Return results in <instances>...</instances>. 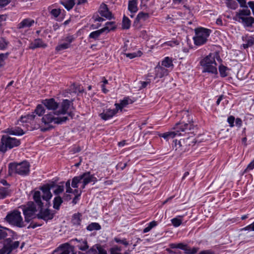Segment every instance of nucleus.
Instances as JSON below:
<instances>
[{
  "label": "nucleus",
  "mask_w": 254,
  "mask_h": 254,
  "mask_svg": "<svg viewBox=\"0 0 254 254\" xmlns=\"http://www.w3.org/2000/svg\"><path fill=\"white\" fill-rule=\"evenodd\" d=\"M215 59L217 60L219 59L218 55L211 53L200 61V64L202 68V72L217 74V64Z\"/></svg>",
  "instance_id": "nucleus-1"
},
{
  "label": "nucleus",
  "mask_w": 254,
  "mask_h": 254,
  "mask_svg": "<svg viewBox=\"0 0 254 254\" xmlns=\"http://www.w3.org/2000/svg\"><path fill=\"white\" fill-rule=\"evenodd\" d=\"M97 181V178L90 173V172H86L81 175L73 178L71 183V186L73 188H77L78 184L81 183V189H83L85 186L90 183H94Z\"/></svg>",
  "instance_id": "nucleus-2"
},
{
  "label": "nucleus",
  "mask_w": 254,
  "mask_h": 254,
  "mask_svg": "<svg viewBox=\"0 0 254 254\" xmlns=\"http://www.w3.org/2000/svg\"><path fill=\"white\" fill-rule=\"evenodd\" d=\"M29 168L30 165L26 161L20 163H11L8 165V172L10 175L16 173L19 175L26 176L29 174Z\"/></svg>",
  "instance_id": "nucleus-3"
},
{
  "label": "nucleus",
  "mask_w": 254,
  "mask_h": 254,
  "mask_svg": "<svg viewBox=\"0 0 254 254\" xmlns=\"http://www.w3.org/2000/svg\"><path fill=\"white\" fill-rule=\"evenodd\" d=\"M67 120V117H55L52 113L47 114L42 117L41 122L44 125L48 126V127H41L40 129L42 131H45L52 127L50 126L51 123L62 124L66 122Z\"/></svg>",
  "instance_id": "nucleus-4"
},
{
  "label": "nucleus",
  "mask_w": 254,
  "mask_h": 254,
  "mask_svg": "<svg viewBox=\"0 0 254 254\" xmlns=\"http://www.w3.org/2000/svg\"><path fill=\"white\" fill-rule=\"evenodd\" d=\"M251 15V11L248 8L240 9L236 12V17L233 19L237 20V18L241 20L242 23L245 27H252L254 23V18L251 16L246 17Z\"/></svg>",
  "instance_id": "nucleus-5"
},
{
  "label": "nucleus",
  "mask_w": 254,
  "mask_h": 254,
  "mask_svg": "<svg viewBox=\"0 0 254 254\" xmlns=\"http://www.w3.org/2000/svg\"><path fill=\"white\" fill-rule=\"evenodd\" d=\"M195 36L193 37L194 44L200 46L205 44L209 37L211 30L200 27L195 29Z\"/></svg>",
  "instance_id": "nucleus-6"
},
{
  "label": "nucleus",
  "mask_w": 254,
  "mask_h": 254,
  "mask_svg": "<svg viewBox=\"0 0 254 254\" xmlns=\"http://www.w3.org/2000/svg\"><path fill=\"white\" fill-rule=\"evenodd\" d=\"M13 239H14V238L12 237V238L6 239L4 241L3 247L0 248V254H10L13 250L18 247L19 245V241L12 242Z\"/></svg>",
  "instance_id": "nucleus-7"
},
{
  "label": "nucleus",
  "mask_w": 254,
  "mask_h": 254,
  "mask_svg": "<svg viewBox=\"0 0 254 254\" xmlns=\"http://www.w3.org/2000/svg\"><path fill=\"white\" fill-rule=\"evenodd\" d=\"M36 209L33 202H29L27 206L23 209V214L25 216V221L29 222L31 219L35 217Z\"/></svg>",
  "instance_id": "nucleus-8"
},
{
  "label": "nucleus",
  "mask_w": 254,
  "mask_h": 254,
  "mask_svg": "<svg viewBox=\"0 0 254 254\" xmlns=\"http://www.w3.org/2000/svg\"><path fill=\"white\" fill-rule=\"evenodd\" d=\"M75 254L73 251V248L68 243L61 245L55 250L52 254Z\"/></svg>",
  "instance_id": "nucleus-9"
},
{
  "label": "nucleus",
  "mask_w": 254,
  "mask_h": 254,
  "mask_svg": "<svg viewBox=\"0 0 254 254\" xmlns=\"http://www.w3.org/2000/svg\"><path fill=\"white\" fill-rule=\"evenodd\" d=\"M5 219L7 222H22L23 220L21 212L17 210L8 213Z\"/></svg>",
  "instance_id": "nucleus-10"
},
{
  "label": "nucleus",
  "mask_w": 254,
  "mask_h": 254,
  "mask_svg": "<svg viewBox=\"0 0 254 254\" xmlns=\"http://www.w3.org/2000/svg\"><path fill=\"white\" fill-rule=\"evenodd\" d=\"M2 142L5 145L6 148L11 149L13 147L18 146L20 143L19 140L6 136H2Z\"/></svg>",
  "instance_id": "nucleus-11"
},
{
  "label": "nucleus",
  "mask_w": 254,
  "mask_h": 254,
  "mask_svg": "<svg viewBox=\"0 0 254 254\" xmlns=\"http://www.w3.org/2000/svg\"><path fill=\"white\" fill-rule=\"evenodd\" d=\"M192 128V125L191 123H180L176 124L173 129L178 132V135H181L180 131H186L191 130Z\"/></svg>",
  "instance_id": "nucleus-12"
},
{
  "label": "nucleus",
  "mask_w": 254,
  "mask_h": 254,
  "mask_svg": "<svg viewBox=\"0 0 254 254\" xmlns=\"http://www.w3.org/2000/svg\"><path fill=\"white\" fill-rule=\"evenodd\" d=\"M74 38L73 36L69 35L64 40V42L60 44L56 48L58 51H62L70 47V43L73 41Z\"/></svg>",
  "instance_id": "nucleus-13"
},
{
  "label": "nucleus",
  "mask_w": 254,
  "mask_h": 254,
  "mask_svg": "<svg viewBox=\"0 0 254 254\" xmlns=\"http://www.w3.org/2000/svg\"><path fill=\"white\" fill-rule=\"evenodd\" d=\"M42 103L49 110H56L59 106L53 98L44 100L42 101Z\"/></svg>",
  "instance_id": "nucleus-14"
},
{
  "label": "nucleus",
  "mask_w": 254,
  "mask_h": 254,
  "mask_svg": "<svg viewBox=\"0 0 254 254\" xmlns=\"http://www.w3.org/2000/svg\"><path fill=\"white\" fill-rule=\"evenodd\" d=\"M70 106V101L67 99L64 100L58 111L55 112L54 114L57 115H64L67 113Z\"/></svg>",
  "instance_id": "nucleus-15"
},
{
  "label": "nucleus",
  "mask_w": 254,
  "mask_h": 254,
  "mask_svg": "<svg viewBox=\"0 0 254 254\" xmlns=\"http://www.w3.org/2000/svg\"><path fill=\"white\" fill-rule=\"evenodd\" d=\"M118 112L117 109H106L100 114L99 116L104 120H107L112 118Z\"/></svg>",
  "instance_id": "nucleus-16"
},
{
  "label": "nucleus",
  "mask_w": 254,
  "mask_h": 254,
  "mask_svg": "<svg viewBox=\"0 0 254 254\" xmlns=\"http://www.w3.org/2000/svg\"><path fill=\"white\" fill-rule=\"evenodd\" d=\"M99 13L102 16L106 17L107 19H111L112 17V13L109 10L107 5L102 3L100 5Z\"/></svg>",
  "instance_id": "nucleus-17"
},
{
  "label": "nucleus",
  "mask_w": 254,
  "mask_h": 254,
  "mask_svg": "<svg viewBox=\"0 0 254 254\" xmlns=\"http://www.w3.org/2000/svg\"><path fill=\"white\" fill-rule=\"evenodd\" d=\"M4 132L9 134L14 135H22L25 133V131L18 127L8 128L6 129Z\"/></svg>",
  "instance_id": "nucleus-18"
},
{
  "label": "nucleus",
  "mask_w": 254,
  "mask_h": 254,
  "mask_svg": "<svg viewBox=\"0 0 254 254\" xmlns=\"http://www.w3.org/2000/svg\"><path fill=\"white\" fill-rule=\"evenodd\" d=\"M74 242H77L76 246L81 251H86L88 249V246L86 240H78L77 239H73L70 240V242L72 243Z\"/></svg>",
  "instance_id": "nucleus-19"
},
{
  "label": "nucleus",
  "mask_w": 254,
  "mask_h": 254,
  "mask_svg": "<svg viewBox=\"0 0 254 254\" xmlns=\"http://www.w3.org/2000/svg\"><path fill=\"white\" fill-rule=\"evenodd\" d=\"M177 246L178 248L184 250L185 253L188 254H194L197 252L198 250L197 248H191L183 243L177 244Z\"/></svg>",
  "instance_id": "nucleus-20"
},
{
  "label": "nucleus",
  "mask_w": 254,
  "mask_h": 254,
  "mask_svg": "<svg viewBox=\"0 0 254 254\" xmlns=\"http://www.w3.org/2000/svg\"><path fill=\"white\" fill-rule=\"evenodd\" d=\"M37 216L39 219L47 221L53 218V214L50 212V210L46 209L43 211H41Z\"/></svg>",
  "instance_id": "nucleus-21"
},
{
  "label": "nucleus",
  "mask_w": 254,
  "mask_h": 254,
  "mask_svg": "<svg viewBox=\"0 0 254 254\" xmlns=\"http://www.w3.org/2000/svg\"><path fill=\"white\" fill-rule=\"evenodd\" d=\"M34 20L30 18H25L20 22L17 27L19 29L29 28L34 23Z\"/></svg>",
  "instance_id": "nucleus-22"
},
{
  "label": "nucleus",
  "mask_w": 254,
  "mask_h": 254,
  "mask_svg": "<svg viewBox=\"0 0 254 254\" xmlns=\"http://www.w3.org/2000/svg\"><path fill=\"white\" fill-rule=\"evenodd\" d=\"M42 192V198L43 200L46 201H49L52 197V194L51 191L49 190V188L48 187L42 186L40 188Z\"/></svg>",
  "instance_id": "nucleus-23"
},
{
  "label": "nucleus",
  "mask_w": 254,
  "mask_h": 254,
  "mask_svg": "<svg viewBox=\"0 0 254 254\" xmlns=\"http://www.w3.org/2000/svg\"><path fill=\"white\" fill-rule=\"evenodd\" d=\"M37 119L36 115L32 113L31 114H29L25 116H22L20 118V122L22 123H30L31 125H33L35 120Z\"/></svg>",
  "instance_id": "nucleus-24"
},
{
  "label": "nucleus",
  "mask_w": 254,
  "mask_h": 254,
  "mask_svg": "<svg viewBox=\"0 0 254 254\" xmlns=\"http://www.w3.org/2000/svg\"><path fill=\"white\" fill-rule=\"evenodd\" d=\"M107 254L106 251L99 245L93 246L88 251V253L92 254Z\"/></svg>",
  "instance_id": "nucleus-25"
},
{
  "label": "nucleus",
  "mask_w": 254,
  "mask_h": 254,
  "mask_svg": "<svg viewBox=\"0 0 254 254\" xmlns=\"http://www.w3.org/2000/svg\"><path fill=\"white\" fill-rule=\"evenodd\" d=\"M155 76L156 78H162L165 75L168 74V70L163 67L157 66L155 68Z\"/></svg>",
  "instance_id": "nucleus-26"
},
{
  "label": "nucleus",
  "mask_w": 254,
  "mask_h": 254,
  "mask_svg": "<svg viewBox=\"0 0 254 254\" xmlns=\"http://www.w3.org/2000/svg\"><path fill=\"white\" fill-rule=\"evenodd\" d=\"M47 44L43 43L42 40L40 39H35L33 42L30 43L29 48L30 49H35L38 48H46Z\"/></svg>",
  "instance_id": "nucleus-27"
},
{
  "label": "nucleus",
  "mask_w": 254,
  "mask_h": 254,
  "mask_svg": "<svg viewBox=\"0 0 254 254\" xmlns=\"http://www.w3.org/2000/svg\"><path fill=\"white\" fill-rule=\"evenodd\" d=\"M173 147L176 150H179V151H185L186 150L185 145H183V143H185L183 140L180 139L178 141L175 140L173 141Z\"/></svg>",
  "instance_id": "nucleus-28"
},
{
  "label": "nucleus",
  "mask_w": 254,
  "mask_h": 254,
  "mask_svg": "<svg viewBox=\"0 0 254 254\" xmlns=\"http://www.w3.org/2000/svg\"><path fill=\"white\" fill-rule=\"evenodd\" d=\"M14 233L11 230L2 227L0 225V239H2L5 238L8 235L12 236Z\"/></svg>",
  "instance_id": "nucleus-29"
},
{
  "label": "nucleus",
  "mask_w": 254,
  "mask_h": 254,
  "mask_svg": "<svg viewBox=\"0 0 254 254\" xmlns=\"http://www.w3.org/2000/svg\"><path fill=\"white\" fill-rule=\"evenodd\" d=\"M133 103V101H132L131 99L126 98H125L124 100H122L120 104L116 103L115 104V106L117 110H122V109L126 107L127 105L129 104H131Z\"/></svg>",
  "instance_id": "nucleus-30"
},
{
  "label": "nucleus",
  "mask_w": 254,
  "mask_h": 254,
  "mask_svg": "<svg viewBox=\"0 0 254 254\" xmlns=\"http://www.w3.org/2000/svg\"><path fill=\"white\" fill-rule=\"evenodd\" d=\"M137 0H131L128 1V9L132 13H135L138 10Z\"/></svg>",
  "instance_id": "nucleus-31"
},
{
  "label": "nucleus",
  "mask_w": 254,
  "mask_h": 254,
  "mask_svg": "<svg viewBox=\"0 0 254 254\" xmlns=\"http://www.w3.org/2000/svg\"><path fill=\"white\" fill-rule=\"evenodd\" d=\"M160 137L164 138L166 140H168L171 138H173L178 135V132L175 130L173 131L166 132L160 134Z\"/></svg>",
  "instance_id": "nucleus-32"
},
{
  "label": "nucleus",
  "mask_w": 254,
  "mask_h": 254,
  "mask_svg": "<svg viewBox=\"0 0 254 254\" xmlns=\"http://www.w3.org/2000/svg\"><path fill=\"white\" fill-rule=\"evenodd\" d=\"M41 193L40 192V191H35L33 195V199L35 200V202L37 203V204L39 206V207L40 208H42L43 206V204L41 201Z\"/></svg>",
  "instance_id": "nucleus-33"
},
{
  "label": "nucleus",
  "mask_w": 254,
  "mask_h": 254,
  "mask_svg": "<svg viewBox=\"0 0 254 254\" xmlns=\"http://www.w3.org/2000/svg\"><path fill=\"white\" fill-rule=\"evenodd\" d=\"M45 113V106L42 104H38L34 112L33 113L34 114H36L38 116L41 117L44 115V114Z\"/></svg>",
  "instance_id": "nucleus-34"
},
{
  "label": "nucleus",
  "mask_w": 254,
  "mask_h": 254,
  "mask_svg": "<svg viewBox=\"0 0 254 254\" xmlns=\"http://www.w3.org/2000/svg\"><path fill=\"white\" fill-rule=\"evenodd\" d=\"M63 199L60 196H56L54 198L53 200V207L55 209L59 210L60 205L63 203Z\"/></svg>",
  "instance_id": "nucleus-35"
},
{
  "label": "nucleus",
  "mask_w": 254,
  "mask_h": 254,
  "mask_svg": "<svg viewBox=\"0 0 254 254\" xmlns=\"http://www.w3.org/2000/svg\"><path fill=\"white\" fill-rule=\"evenodd\" d=\"M149 17V14L147 13L143 12H139L135 18V21L139 22L140 21H144Z\"/></svg>",
  "instance_id": "nucleus-36"
},
{
  "label": "nucleus",
  "mask_w": 254,
  "mask_h": 254,
  "mask_svg": "<svg viewBox=\"0 0 254 254\" xmlns=\"http://www.w3.org/2000/svg\"><path fill=\"white\" fill-rule=\"evenodd\" d=\"M116 28L115 22H108L106 23L105 26L102 28V30H104V32L107 31L109 32L111 30H113Z\"/></svg>",
  "instance_id": "nucleus-37"
},
{
  "label": "nucleus",
  "mask_w": 254,
  "mask_h": 254,
  "mask_svg": "<svg viewBox=\"0 0 254 254\" xmlns=\"http://www.w3.org/2000/svg\"><path fill=\"white\" fill-rule=\"evenodd\" d=\"M62 3L66 9L69 10L73 8V6L76 4V2L74 0H67Z\"/></svg>",
  "instance_id": "nucleus-38"
},
{
  "label": "nucleus",
  "mask_w": 254,
  "mask_h": 254,
  "mask_svg": "<svg viewBox=\"0 0 254 254\" xmlns=\"http://www.w3.org/2000/svg\"><path fill=\"white\" fill-rule=\"evenodd\" d=\"M162 65L166 67H170L173 66L172 59L169 57H166L162 62Z\"/></svg>",
  "instance_id": "nucleus-39"
},
{
  "label": "nucleus",
  "mask_w": 254,
  "mask_h": 254,
  "mask_svg": "<svg viewBox=\"0 0 254 254\" xmlns=\"http://www.w3.org/2000/svg\"><path fill=\"white\" fill-rule=\"evenodd\" d=\"M130 20L127 17L124 16L123 19L122 28L124 29H127L130 27Z\"/></svg>",
  "instance_id": "nucleus-40"
},
{
  "label": "nucleus",
  "mask_w": 254,
  "mask_h": 254,
  "mask_svg": "<svg viewBox=\"0 0 254 254\" xmlns=\"http://www.w3.org/2000/svg\"><path fill=\"white\" fill-rule=\"evenodd\" d=\"M10 194V191L5 188H0V199H3Z\"/></svg>",
  "instance_id": "nucleus-41"
},
{
  "label": "nucleus",
  "mask_w": 254,
  "mask_h": 254,
  "mask_svg": "<svg viewBox=\"0 0 254 254\" xmlns=\"http://www.w3.org/2000/svg\"><path fill=\"white\" fill-rule=\"evenodd\" d=\"M101 229V226L99 223H90L87 227V229L88 231L99 230Z\"/></svg>",
  "instance_id": "nucleus-42"
},
{
  "label": "nucleus",
  "mask_w": 254,
  "mask_h": 254,
  "mask_svg": "<svg viewBox=\"0 0 254 254\" xmlns=\"http://www.w3.org/2000/svg\"><path fill=\"white\" fill-rule=\"evenodd\" d=\"M82 220V215L80 213L77 212L74 213L72 216V221L73 222L81 221Z\"/></svg>",
  "instance_id": "nucleus-43"
},
{
  "label": "nucleus",
  "mask_w": 254,
  "mask_h": 254,
  "mask_svg": "<svg viewBox=\"0 0 254 254\" xmlns=\"http://www.w3.org/2000/svg\"><path fill=\"white\" fill-rule=\"evenodd\" d=\"M122 249L121 247L118 246H114L111 248L110 250V254H127V253L126 252L124 254H121L120 252Z\"/></svg>",
  "instance_id": "nucleus-44"
},
{
  "label": "nucleus",
  "mask_w": 254,
  "mask_h": 254,
  "mask_svg": "<svg viewBox=\"0 0 254 254\" xmlns=\"http://www.w3.org/2000/svg\"><path fill=\"white\" fill-rule=\"evenodd\" d=\"M103 32H104V30H102V29L92 32L90 34L89 38L95 39L97 38Z\"/></svg>",
  "instance_id": "nucleus-45"
},
{
  "label": "nucleus",
  "mask_w": 254,
  "mask_h": 254,
  "mask_svg": "<svg viewBox=\"0 0 254 254\" xmlns=\"http://www.w3.org/2000/svg\"><path fill=\"white\" fill-rule=\"evenodd\" d=\"M9 55L8 53H6L5 54H0V66H3L4 64V61L5 60H6L8 58V56Z\"/></svg>",
  "instance_id": "nucleus-46"
},
{
  "label": "nucleus",
  "mask_w": 254,
  "mask_h": 254,
  "mask_svg": "<svg viewBox=\"0 0 254 254\" xmlns=\"http://www.w3.org/2000/svg\"><path fill=\"white\" fill-rule=\"evenodd\" d=\"M219 72L222 77H225L227 76L226 70L228 69L227 67L223 65H221L219 67Z\"/></svg>",
  "instance_id": "nucleus-47"
},
{
  "label": "nucleus",
  "mask_w": 254,
  "mask_h": 254,
  "mask_svg": "<svg viewBox=\"0 0 254 254\" xmlns=\"http://www.w3.org/2000/svg\"><path fill=\"white\" fill-rule=\"evenodd\" d=\"M70 90L71 92L75 93L77 92H82L83 91V89L80 86H78L74 84L70 87Z\"/></svg>",
  "instance_id": "nucleus-48"
},
{
  "label": "nucleus",
  "mask_w": 254,
  "mask_h": 254,
  "mask_svg": "<svg viewBox=\"0 0 254 254\" xmlns=\"http://www.w3.org/2000/svg\"><path fill=\"white\" fill-rule=\"evenodd\" d=\"M56 189L54 191L55 195H59L62 193L64 190V186L63 185H56Z\"/></svg>",
  "instance_id": "nucleus-49"
},
{
  "label": "nucleus",
  "mask_w": 254,
  "mask_h": 254,
  "mask_svg": "<svg viewBox=\"0 0 254 254\" xmlns=\"http://www.w3.org/2000/svg\"><path fill=\"white\" fill-rule=\"evenodd\" d=\"M185 143H183V145H185V147H186V150L187 149V147L191 145V143H193V139L192 137H188L186 139H183Z\"/></svg>",
  "instance_id": "nucleus-50"
},
{
  "label": "nucleus",
  "mask_w": 254,
  "mask_h": 254,
  "mask_svg": "<svg viewBox=\"0 0 254 254\" xmlns=\"http://www.w3.org/2000/svg\"><path fill=\"white\" fill-rule=\"evenodd\" d=\"M7 46V41L3 38H1L0 40V49L4 50L6 49Z\"/></svg>",
  "instance_id": "nucleus-51"
},
{
  "label": "nucleus",
  "mask_w": 254,
  "mask_h": 254,
  "mask_svg": "<svg viewBox=\"0 0 254 254\" xmlns=\"http://www.w3.org/2000/svg\"><path fill=\"white\" fill-rule=\"evenodd\" d=\"M156 225L157 223H149V225L143 229V232L145 233L150 231L153 228L156 226Z\"/></svg>",
  "instance_id": "nucleus-52"
},
{
  "label": "nucleus",
  "mask_w": 254,
  "mask_h": 254,
  "mask_svg": "<svg viewBox=\"0 0 254 254\" xmlns=\"http://www.w3.org/2000/svg\"><path fill=\"white\" fill-rule=\"evenodd\" d=\"M61 13L60 9H53L50 11V13L55 17H57Z\"/></svg>",
  "instance_id": "nucleus-53"
},
{
  "label": "nucleus",
  "mask_w": 254,
  "mask_h": 254,
  "mask_svg": "<svg viewBox=\"0 0 254 254\" xmlns=\"http://www.w3.org/2000/svg\"><path fill=\"white\" fill-rule=\"evenodd\" d=\"M228 6L231 9H235L238 6L237 2L234 1H229L228 2Z\"/></svg>",
  "instance_id": "nucleus-54"
},
{
  "label": "nucleus",
  "mask_w": 254,
  "mask_h": 254,
  "mask_svg": "<svg viewBox=\"0 0 254 254\" xmlns=\"http://www.w3.org/2000/svg\"><path fill=\"white\" fill-rule=\"evenodd\" d=\"M92 19H93V21L95 23L97 22H102L104 20V19L103 18L99 16L98 15H93Z\"/></svg>",
  "instance_id": "nucleus-55"
},
{
  "label": "nucleus",
  "mask_w": 254,
  "mask_h": 254,
  "mask_svg": "<svg viewBox=\"0 0 254 254\" xmlns=\"http://www.w3.org/2000/svg\"><path fill=\"white\" fill-rule=\"evenodd\" d=\"M234 121H235V118L233 116H231L228 117L227 119V122L230 125V127H232L234 126Z\"/></svg>",
  "instance_id": "nucleus-56"
},
{
  "label": "nucleus",
  "mask_w": 254,
  "mask_h": 254,
  "mask_svg": "<svg viewBox=\"0 0 254 254\" xmlns=\"http://www.w3.org/2000/svg\"><path fill=\"white\" fill-rule=\"evenodd\" d=\"M114 240L116 242L118 243L123 244V245H124L125 246H127L128 245V243L126 241V240L125 239L121 240L119 238H115L114 239Z\"/></svg>",
  "instance_id": "nucleus-57"
},
{
  "label": "nucleus",
  "mask_w": 254,
  "mask_h": 254,
  "mask_svg": "<svg viewBox=\"0 0 254 254\" xmlns=\"http://www.w3.org/2000/svg\"><path fill=\"white\" fill-rule=\"evenodd\" d=\"M127 166V163L120 162L117 164L116 167L117 169H121V170H123Z\"/></svg>",
  "instance_id": "nucleus-58"
},
{
  "label": "nucleus",
  "mask_w": 254,
  "mask_h": 254,
  "mask_svg": "<svg viewBox=\"0 0 254 254\" xmlns=\"http://www.w3.org/2000/svg\"><path fill=\"white\" fill-rule=\"evenodd\" d=\"M184 220L182 216H178L171 220V222H182Z\"/></svg>",
  "instance_id": "nucleus-59"
},
{
  "label": "nucleus",
  "mask_w": 254,
  "mask_h": 254,
  "mask_svg": "<svg viewBox=\"0 0 254 254\" xmlns=\"http://www.w3.org/2000/svg\"><path fill=\"white\" fill-rule=\"evenodd\" d=\"M178 44V43L177 41H169V42H167L166 43H164L163 44V45L164 46H166V45H167V46H170L171 47H173L175 45H177Z\"/></svg>",
  "instance_id": "nucleus-60"
},
{
  "label": "nucleus",
  "mask_w": 254,
  "mask_h": 254,
  "mask_svg": "<svg viewBox=\"0 0 254 254\" xmlns=\"http://www.w3.org/2000/svg\"><path fill=\"white\" fill-rule=\"evenodd\" d=\"M9 3L8 0H0V8L6 6Z\"/></svg>",
  "instance_id": "nucleus-61"
},
{
  "label": "nucleus",
  "mask_w": 254,
  "mask_h": 254,
  "mask_svg": "<svg viewBox=\"0 0 254 254\" xmlns=\"http://www.w3.org/2000/svg\"><path fill=\"white\" fill-rule=\"evenodd\" d=\"M253 169H254V159L248 165L245 170V172L253 170Z\"/></svg>",
  "instance_id": "nucleus-62"
},
{
  "label": "nucleus",
  "mask_w": 254,
  "mask_h": 254,
  "mask_svg": "<svg viewBox=\"0 0 254 254\" xmlns=\"http://www.w3.org/2000/svg\"><path fill=\"white\" fill-rule=\"evenodd\" d=\"M125 55L127 57H128L130 59H133V58L138 56L137 54L135 53H127V54H125Z\"/></svg>",
  "instance_id": "nucleus-63"
},
{
  "label": "nucleus",
  "mask_w": 254,
  "mask_h": 254,
  "mask_svg": "<svg viewBox=\"0 0 254 254\" xmlns=\"http://www.w3.org/2000/svg\"><path fill=\"white\" fill-rule=\"evenodd\" d=\"M237 1L240 3V6L241 7H245L246 8H248V6L246 5V2L245 0H237Z\"/></svg>",
  "instance_id": "nucleus-64"
}]
</instances>
